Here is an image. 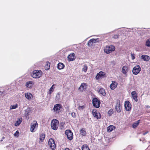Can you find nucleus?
<instances>
[{"mask_svg": "<svg viewBox=\"0 0 150 150\" xmlns=\"http://www.w3.org/2000/svg\"><path fill=\"white\" fill-rule=\"evenodd\" d=\"M108 113L110 115H111L113 113V110L112 109H111L109 110L108 112Z\"/></svg>", "mask_w": 150, "mask_h": 150, "instance_id": "obj_38", "label": "nucleus"}, {"mask_svg": "<svg viewBox=\"0 0 150 150\" xmlns=\"http://www.w3.org/2000/svg\"><path fill=\"white\" fill-rule=\"evenodd\" d=\"M131 147H132V146L131 145H130L128 146L127 147L129 148H131Z\"/></svg>", "mask_w": 150, "mask_h": 150, "instance_id": "obj_44", "label": "nucleus"}, {"mask_svg": "<svg viewBox=\"0 0 150 150\" xmlns=\"http://www.w3.org/2000/svg\"><path fill=\"white\" fill-rule=\"evenodd\" d=\"M116 110L118 112H120L121 110V106L120 105V101H117L116 104V105L115 108Z\"/></svg>", "mask_w": 150, "mask_h": 150, "instance_id": "obj_11", "label": "nucleus"}, {"mask_svg": "<svg viewBox=\"0 0 150 150\" xmlns=\"http://www.w3.org/2000/svg\"><path fill=\"white\" fill-rule=\"evenodd\" d=\"M22 121V119L21 118L18 119V120L16 121L14 125L16 126H18L21 123Z\"/></svg>", "mask_w": 150, "mask_h": 150, "instance_id": "obj_25", "label": "nucleus"}, {"mask_svg": "<svg viewBox=\"0 0 150 150\" xmlns=\"http://www.w3.org/2000/svg\"><path fill=\"white\" fill-rule=\"evenodd\" d=\"M118 84L116 82H112V83L110 85V88L112 90L114 89L117 86Z\"/></svg>", "mask_w": 150, "mask_h": 150, "instance_id": "obj_17", "label": "nucleus"}, {"mask_svg": "<svg viewBox=\"0 0 150 150\" xmlns=\"http://www.w3.org/2000/svg\"><path fill=\"white\" fill-rule=\"evenodd\" d=\"M42 72L40 70H35L33 71L31 74V76L34 78H39L42 76Z\"/></svg>", "mask_w": 150, "mask_h": 150, "instance_id": "obj_1", "label": "nucleus"}, {"mask_svg": "<svg viewBox=\"0 0 150 150\" xmlns=\"http://www.w3.org/2000/svg\"><path fill=\"white\" fill-rule=\"evenodd\" d=\"M122 73L124 74H126L128 71V67L127 66H124L122 67Z\"/></svg>", "mask_w": 150, "mask_h": 150, "instance_id": "obj_24", "label": "nucleus"}, {"mask_svg": "<svg viewBox=\"0 0 150 150\" xmlns=\"http://www.w3.org/2000/svg\"><path fill=\"white\" fill-rule=\"evenodd\" d=\"M83 106H80L79 107V109H83Z\"/></svg>", "mask_w": 150, "mask_h": 150, "instance_id": "obj_42", "label": "nucleus"}, {"mask_svg": "<svg viewBox=\"0 0 150 150\" xmlns=\"http://www.w3.org/2000/svg\"><path fill=\"white\" fill-rule=\"evenodd\" d=\"M62 107V106L61 105L59 104H56L54 105L53 110L54 112H56L57 113L58 112H59V110Z\"/></svg>", "mask_w": 150, "mask_h": 150, "instance_id": "obj_10", "label": "nucleus"}, {"mask_svg": "<svg viewBox=\"0 0 150 150\" xmlns=\"http://www.w3.org/2000/svg\"><path fill=\"white\" fill-rule=\"evenodd\" d=\"M25 98L29 100H30L32 98V94L30 93H25Z\"/></svg>", "mask_w": 150, "mask_h": 150, "instance_id": "obj_15", "label": "nucleus"}, {"mask_svg": "<svg viewBox=\"0 0 150 150\" xmlns=\"http://www.w3.org/2000/svg\"><path fill=\"white\" fill-rule=\"evenodd\" d=\"M49 145L52 149H54L56 147V145L54 140L52 139H49L48 142Z\"/></svg>", "mask_w": 150, "mask_h": 150, "instance_id": "obj_8", "label": "nucleus"}, {"mask_svg": "<svg viewBox=\"0 0 150 150\" xmlns=\"http://www.w3.org/2000/svg\"><path fill=\"white\" fill-rule=\"evenodd\" d=\"M148 133V132H146L143 134V135H145Z\"/></svg>", "mask_w": 150, "mask_h": 150, "instance_id": "obj_43", "label": "nucleus"}, {"mask_svg": "<svg viewBox=\"0 0 150 150\" xmlns=\"http://www.w3.org/2000/svg\"><path fill=\"white\" fill-rule=\"evenodd\" d=\"M64 67V64L62 63H59L57 65V67L59 69H62Z\"/></svg>", "mask_w": 150, "mask_h": 150, "instance_id": "obj_22", "label": "nucleus"}, {"mask_svg": "<svg viewBox=\"0 0 150 150\" xmlns=\"http://www.w3.org/2000/svg\"><path fill=\"white\" fill-rule=\"evenodd\" d=\"M82 150H90L87 145H83L82 147Z\"/></svg>", "mask_w": 150, "mask_h": 150, "instance_id": "obj_32", "label": "nucleus"}, {"mask_svg": "<svg viewBox=\"0 0 150 150\" xmlns=\"http://www.w3.org/2000/svg\"><path fill=\"white\" fill-rule=\"evenodd\" d=\"M91 39L88 42V45L89 46H92L93 45V42Z\"/></svg>", "mask_w": 150, "mask_h": 150, "instance_id": "obj_35", "label": "nucleus"}, {"mask_svg": "<svg viewBox=\"0 0 150 150\" xmlns=\"http://www.w3.org/2000/svg\"><path fill=\"white\" fill-rule=\"evenodd\" d=\"M146 45L149 47H150V39H148L146 40Z\"/></svg>", "mask_w": 150, "mask_h": 150, "instance_id": "obj_34", "label": "nucleus"}, {"mask_svg": "<svg viewBox=\"0 0 150 150\" xmlns=\"http://www.w3.org/2000/svg\"><path fill=\"white\" fill-rule=\"evenodd\" d=\"M64 150H70L68 148H66V149H65Z\"/></svg>", "mask_w": 150, "mask_h": 150, "instance_id": "obj_45", "label": "nucleus"}, {"mask_svg": "<svg viewBox=\"0 0 150 150\" xmlns=\"http://www.w3.org/2000/svg\"><path fill=\"white\" fill-rule=\"evenodd\" d=\"M80 134L82 136H85L86 135V132L85 129H81L79 131Z\"/></svg>", "mask_w": 150, "mask_h": 150, "instance_id": "obj_20", "label": "nucleus"}, {"mask_svg": "<svg viewBox=\"0 0 150 150\" xmlns=\"http://www.w3.org/2000/svg\"><path fill=\"white\" fill-rule=\"evenodd\" d=\"M141 59L144 61H148L150 59V57L147 55H142L141 56Z\"/></svg>", "mask_w": 150, "mask_h": 150, "instance_id": "obj_16", "label": "nucleus"}, {"mask_svg": "<svg viewBox=\"0 0 150 150\" xmlns=\"http://www.w3.org/2000/svg\"><path fill=\"white\" fill-rule=\"evenodd\" d=\"M91 40H92V41L93 44L96 43V42H98L99 41V39L98 38L91 39Z\"/></svg>", "mask_w": 150, "mask_h": 150, "instance_id": "obj_36", "label": "nucleus"}, {"mask_svg": "<svg viewBox=\"0 0 150 150\" xmlns=\"http://www.w3.org/2000/svg\"><path fill=\"white\" fill-rule=\"evenodd\" d=\"M92 113L93 116L97 119H100L101 117V116L99 113H97L96 110H93L92 111Z\"/></svg>", "mask_w": 150, "mask_h": 150, "instance_id": "obj_12", "label": "nucleus"}, {"mask_svg": "<svg viewBox=\"0 0 150 150\" xmlns=\"http://www.w3.org/2000/svg\"><path fill=\"white\" fill-rule=\"evenodd\" d=\"M83 68L82 69V70L84 72H86L87 70V66L86 65H84L83 66Z\"/></svg>", "mask_w": 150, "mask_h": 150, "instance_id": "obj_33", "label": "nucleus"}, {"mask_svg": "<svg viewBox=\"0 0 150 150\" xmlns=\"http://www.w3.org/2000/svg\"><path fill=\"white\" fill-rule=\"evenodd\" d=\"M75 54L73 53L71 54L68 57V58L69 61H72L74 59Z\"/></svg>", "mask_w": 150, "mask_h": 150, "instance_id": "obj_18", "label": "nucleus"}, {"mask_svg": "<svg viewBox=\"0 0 150 150\" xmlns=\"http://www.w3.org/2000/svg\"><path fill=\"white\" fill-rule=\"evenodd\" d=\"M71 115L73 117H75L76 116L75 113L74 112L72 113Z\"/></svg>", "mask_w": 150, "mask_h": 150, "instance_id": "obj_41", "label": "nucleus"}, {"mask_svg": "<svg viewBox=\"0 0 150 150\" xmlns=\"http://www.w3.org/2000/svg\"><path fill=\"white\" fill-rule=\"evenodd\" d=\"M141 70V68L139 65H136L133 68V74L135 75H137L139 73Z\"/></svg>", "mask_w": 150, "mask_h": 150, "instance_id": "obj_4", "label": "nucleus"}, {"mask_svg": "<svg viewBox=\"0 0 150 150\" xmlns=\"http://www.w3.org/2000/svg\"><path fill=\"white\" fill-rule=\"evenodd\" d=\"M115 49V47L113 45L107 46L104 49V51L107 54H109L114 51Z\"/></svg>", "mask_w": 150, "mask_h": 150, "instance_id": "obj_2", "label": "nucleus"}, {"mask_svg": "<svg viewBox=\"0 0 150 150\" xmlns=\"http://www.w3.org/2000/svg\"><path fill=\"white\" fill-rule=\"evenodd\" d=\"M30 110L29 108H28L25 110V115L26 117L28 116L30 113Z\"/></svg>", "mask_w": 150, "mask_h": 150, "instance_id": "obj_23", "label": "nucleus"}, {"mask_svg": "<svg viewBox=\"0 0 150 150\" xmlns=\"http://www.w3.org/2000/svg\"><path fill=\"white\" fill-rule=\"evenodd\" d=\"M65 133L67 135V138L70 140H71L73 138V133L69 129L65 131Z\"/></svg>", "mask_w": 150, "mask_h": 150, "instance_id": "obj_6", "label": "nucleus"}, {"mask_svg": "<svg viewBox=\"0 0 150 150\" xmlns=\"http://www.w3.org/2000/svg\"><path fill=\"white\" fill-rule=\"evenodd\" d=\"M99 93L100 94L102 95L103 96H105L106 95L105 90L103 88H100L99 90Z\"/></svg>", "mask_w": 150, "mask_h": 150, "instance_id": "obj_27", "label": "nucleus"}, {"mask_svg": "<svg viewBox=\"0 0 150 150\" xmlns=\"http://www.w3.org/2000/svg\"><path fill=\"white\" fill-rule=\"evenodd\" d=\"M38 126V124L37 122L35 121H34L31 124L30 128L31 131L32 132H34L35 131V130H34L35 129L37 128Z\"/></svg>", "mask_w": 150, "mask_h": 150, "instance_id": "obj_7", "label": "nucleus"}, {"mask_svg": "<svg viewBox=\"0 0 150 150\" xmlns=\"http://www.w3.org/2000/svg\"><path fill=\"white\" fill-rule=\"evenodd\" d=\"M59 124L58 121L56 120H53L52 121L51 125L52 129L54 130H56L58 128Z\"/></svg>", "mask_w": 150, "mask_h": 150, "instance_id": "obj_3", "label": "nucleus"}, {"mask_svg": "<svg viewBox=\"0 0 150 150\" xmlns=\"http://www.w3.org/2000/svg\"><path fill=\"white\" fill-rule=\"evenodd\" d=\"M125 107L126 110L129 111L131 109V105L128 101H126L125 103Z\"/></svg>", "mask_w": 150, "mask_h": 150, "instance_id": "obj_9", "label": "nucleus"}, {"mask_svg": "<svg viewBox=\"0 0 150 150\" xmlns=\"http://www.w3.org/2000/svg\"><path fill=\"white\" fill-rule=\"evenodd\" d=\"M18 105L17 104H15L13 105H11L10 106V110H11L12 109H16V108H17L18 107Z\"/></svg>", "mask_w": 150, "mask_h": 150, "instance_id": "obj_31", "label": "nucleus"}, {"mask_svg": "<svg viewBox=\"0 0 150 150\" xmlns=\"http://www.w3.org/2000/svg\"><path fill=\"white\" fill-rule=\"evenodd\" d=\"M87 84L86 83H82L81 86L79 88V90H80L81 91H82L84 89L86 88V87Z\"/></svg>", "mask_w": 150, "mask_h": 150, "instance_id": "obj_13", "label": "nucleus"}, {"mask_svg": "<svg viewBox=\"0 0 150 150\" xmlns=\"http://www.w3.org/2000/svg\"><path fill=\"white\" fill-rule=\"evenodd\" d=\"M19 133L18 131H17L14 134V135L15 137H18L19 135Z\"/></svg>", "mask_w": 150, "mask_h": 150, "instance_id": "obj_37", "label": "nucleus"}, {"mask_svg": "<svg viewBox=\"0 0 150 150\" xmlns=\"http://www.w3.org/2000/svg\"><path fill=\"white\" fill-rule=\"evenodd\" d=\"M119 38L118 35H115L113 36V38L115 39H116Z\"/></svg>", "mask_w": 150, "mask_h": 150, "instance_id": "obj_39", "label": "nucleus"}, {"mask_svg": "<svg viewBox=\"0 0 150 150\" xmlns=\"http://www.w3.org/2000/svg\"><path fill=\"white\" fill-rule=\"evenodd\" d=\"M45 137V134L43 133L41 134L40 135V140L41 142H42Z\"/></svg>", "mask_w": 150, "mask_h": 150, "instance_id": "obj_30", "label": "nucleus"}, {"mask_svg": "<svg viewBox=\"0 0 150 150\" xmlns=\"http://www.w3.org/2000/svg\"><path fill=\"white\" fill-rule=\"evenodd\" d=\"M92 103L94 107L97 108L99 107L100 102L97 98H93L92 100Z\"/></svg>", "mask_w": 150, "mask_h": 150, "instance_id": "obj_5", "label": "nucleus"}, {"mask_svg": "<svg viewBox=\"0 0 150 150\" xmlns=\"http://www.w3.org/2000/svg\"><path fill=\"white\" fill-rule=\"evenodd\" d=\"M55 86L54 84H53L50 88L49 90L48 91V93L50 95L54 91V86Z\"/></svg>", "mask_w": 150, "mask_h": 150, "instance_id": "obj_26", "label": "nucleus"}, {"mask_svg": "<svg viewBox=\"0 0 150 150\" xmlns=\"http://www.w3.org/2000/svg\"><path fill=\"white\" fill-rule=\"evenodd\" d=\"M33 85V83L32 81H28L26 83V86L27 87L30 88Z\"/></svg>", "mask_w": 150, "mask_h": 150, "instance_id": "obj_28", "label": "nucleus"}, {"mask_svg": "<svg viewBox=\"0 0 150 150\" xmlns=\"http://www.w3.org/2000/svg\"><path fill=\"white\" fill-rule=\"evenodd\" d=\"M115 128V127L113 125H110L107 127V131L108 132H111L113 129Z\"/></svg>", "mask_w": 150, "mask_h": 150, "instance_id": "obj_21", "label": "nucleus"}, {"mask_svg": "<svg viewBox=\"0 0 150 150\" xmlns=\"http://www.w3.org/2000/svg\"><path fill=\"white\" fill-rule=\"evenodd\" d=\"M104 73L102 71H100L99 73L97 74L96 76V79H98L99 78L103 76L104 75Z\"/></svg>", "mask_w": 150, "mask_h": 150, "instance_id": "obj_19", "label": "nucleus"}, {"mask_svg": "<svg viewBox=\"0 0 150 150\" xmlns=\"http://www.w3.org/2000/svg\"><path fill=\"white\" fill-rule=\"evenodd\" d=\"M131 55L132 59H134L135 58V56H134V54H131Z\"/></svg>", "mask_w": 150, "mask_h": 150, "instance_id": "obj_40", "label": "nucleus"}, {"mask_svg": "<svg viewBox=\"0 0 150 150\" xmlns=\"http://www.w3.org/2000/svg\"><path fill=\"white\" fill-rule=\"evenodd\" d=\"M140 120H139L135 122L132 125V127L134 128H135L138 125Z\"/></svg>", "mask_w": 150, "mask_h": 150, "instance_id": "obj_29", "label": "nucleus"}, {"mask_svg": "<svg viewBox=\"0 0 150 150\" xmlns=\"http://www.w3.org/2000/svg\"><path fill=\"white\" fill-rule=\"evenodd\" d=\"M131 95L134 100L136 102L138 101V99H137V95L136 92L135 91H133L131 93Z\"/></svg>", "mask_w": 150, "mask_h": 150, "instance_id": "obj_14", "label": "nucleus"}]
</instances>
